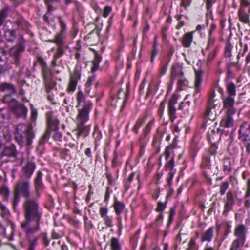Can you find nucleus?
I'll return each instance as SVG.
<instances>
[{"label":"nucleus","mask_w":250,"mask_h":250,"mask_svg":"<svg viewBox=\"0 0 250 250\" xmlns=\"http://www.w3.org/2000/svg\"><path fill=\"white\" fill-rule=\"evenodd\" d=\"M227 90L229 96L235 97L236 95V87L233 83H230L227 84Z\"/></svg>","instance_id":"4c0bfd02"},{"label":"nucleus","mask_w":250,"mask_h":250,"mask_svg":"<svg viewBox=\"0 0 250 250\" xmlns=\"http://www.w3.org/2000/svg\"><path fill=\"white\" fill-rule=\"evenodd\" d=\"M0 195L3 196V200L8 201L10 195V190L8 187L3 186L0 188Z\"/></svg>","instance_id":"f704fd0d"},{"label":"nucleus","mask_w":250,"mask_h":250,"mask_svg":"<svg viewBox=\"0 0 250 250\" xmlns=\"http://www.w3.org/2000/svg\"><path fill=\"white\" fill-rule=\"evenodd\" d=\"M220 49V47L219 46H216L214 49V50L210 52L208 56V57L207 58V62L208 63H209L210 62H211L213 59L215 57L216 55L219 51Z\"/></svg>","instance_id":"c03bdc74"},{"label":"nucleus","mask_w":250,"mask_h":250,"mask_svg":"<svg viewBox=\"0 0 250 250\" xmlns=\"http://www.w3.org/2000/svg\"><path fill=\"white\" fill-rule=\"evenodd\" d=\"M43 174L41 170L37 172L33 181L34 191L37 200L41 197V192L44 190L45 186L42 181Z\"/></svg>","instance_id":"ddd939ff"},{"label":"nucleus","mask_w":250,"mask_h":250,"mask_svg":"<svg viewBox=\"0 0 250 250\" xmlns=\"http://www.w3.org/2000/svg\"><path fill=\"white\" fill-rule=\"evenodd\" d=\"M188 84V81L186 79H180L178 81V86L180 90H183V86H186Z\"/></svg>","instance_id":"69168bd1"},{"label":"nucleus","mask_w":250,"mask_h":250,"mask_svg":"<svg viewBox=\"0 0 250 250\" xmlns=\"http://www.w3.org/2000/svg\"><path fill=\"white\" fill-rule=\"evenodd\" d=\"M110 247L111 250H121V245L119 239L115 237H112L110 240Z\"/></svg>","instance_id":"72a5a7b5"},{"label":"nucleus","mask_w":250,"mask_h":250,"mask_svg":"<svg viewBox=\"0 0 250 250\" xmlns=\"http://www.w3.org/2000/svg\"><path fill=\"white\" fill-rule=\"evenodd\" d=\"M224 108L227 109V113L228 114H234L236 112L235 109L233 107L234 104V97L227 96L226 98L223 100Z\"/></svg>","instance_id":"5701e85b"},{"label":"nucleus","mask_w":250,"mask_h":250,"mask_svg":"<svg viewBox=\"0 0 250 250\" xmlns=\"http://www.w3.org/2000/svg\"><path fill=\"white\" fill-rule=\"evenodd\" d=\"M64 53V45H58L56 52L54 54L56 58H59L63 55Z\"/></svg>","instance_id":"09e8293b"},{"label":"nucleus","mask_w":250,"mask_h":250,"mask_svg":"<svg viewBox=\"0 0 250 250\" xmlns=\"http://www.w3.org/2000/svg\"><path fill=\"white\" fill-rule=\"evenodd\" d=\"M210 156L208 153H205L201 164V166L202 167H205L210 165Z\"/></svg>","instance_id":"79ce46f5"},{"label":"nucleus","mask_w":250,"mask_h":250,"mask_svg":"<svg viewBox=\"0 0 250 250\" xmlns=\"http://www.w3.org/2000/svg\"><path fill=\"white\" fill-rule=\"evenodd\" d=\"M53 131H54V134L53 135L54 140L56 141L61 142L62 137V133L58 131V129Z\"/></svg>","instance_id":"e2e57ef3"},{"label":"nucleus","mask_w":250,"mask_h":250,"mask_svg":"<svg viewBox=\"0 0 250 250\" xmlns=\"http://www.w3.org/2000/svg\"><path fill=\"white\" fill-rule=\"evenodd\" d=\"M65 148H68L70 149L71 151H76L78 149L77 143L75 144L74 143L68 142L65 144Z\"/></svg>","instance_id":"052dcab7"},{"label":"nucleus","mask_w":250,"mask_h":250,"mask_svg":"<svg viewBox=\"0 0 250 250\" xmlns=\"http://www.w3.org/2000/svg\"><path fill=\"white\" fill-rule=\"evenodd\" d=\"M95 75H93L92 76L89 77L85 84L86 87V92L88 94H89L90 92L89 87L92 85L93 82L95 81Z\"/></svg>","instance_id":"49530a36"},{"label":"nucleus","mask_w":250,"mask_h":250,"mask_svg":"<svg viewBox=\"0 0 250 250\" xmlns=\"http://www.w3.org/2000/svg\"><path fill=\"white\" fill-rule=\"evenodd\" d=\"M52 11H47L44 15L43 19L44 21L48 24L52 25L55 23V18L51 13Z\"/></svg>","instance_id":"7c9ffc66"},{"label":"nucleus","mask_w":250,"mask_h":250,"mask_svg":"<svg viewBox=\"0 0 250 250\" xmlns=\"http://www.w3.org/2000/svg\"><path fill=\"white\" fill-rule=\"evenodd\" d=\"M238 15L239 19L242 22L245 23L249 22V15L247 14L242 11H239Z\"/></svg>","instance_id":"de8ad7c7"},{"label":"nucleus","mask_w":250,"mask_h":250,"mask_svg":"<svg viewBox=\"0 0 250 250\" xmlns=\"http://www.w3.org/2000/svg\"><path fill=\"white\" fill-rule=\"evenodd\" d=\"M42 213L24 216V220L21 224L29 243L28 250H34L37 244L39 237L34 236V234L41 230L40 225L42 223Z\"/></svg>","instance_id":"f03ea898"},{"label":"nucleus","mask_w":250,"mask_h":250,"mask_svg":"<svg viewBox=\"0 0 250 250\" xmlns=\"http://www.w3.org/2000/svg\"><path fill=\"white\" fill-rule=\"evenodd\" d=\"M0 91L5 93L1 99L4 104L6 103L8 98L14 99L13 95L18 93L16 86L11 83L8 82H2L0 83Z\"/></svg>","instance_id":"9b49d317"},{"label":"nucleus","mask_w":250,"mask_h":250,"mask_svg":"<svg viewBox=\"0 0 250 250\" xmlns=\"http://www.w3.org/2000/svg\"><path fill=\"white\" fill-rule=\"evenodd\" d=\"M178 98L177 95L173 94L171 95L168 102L167 113L169 121L171 123H173L177 118L175 104L177 103Z\"/></svg>","instance_id":"2eb2a0df"},{"label":"nucleus","mask_w":250,"mask_h":250,"mask_svg":"<svg viewBox=\"0 0 250 250\" xmlns=\"http://www.w3.org/2000/svg\"><path fill=\"white\" fill-rule=\"evenodd\" d=\"M229 188V183L227 182H223L220 186V193L221 195H224Z\"/></svg>","instance_id":"bf43d9fd"},{"label":"nucleus","mask_w":250,"mask_h":250,"mask_svg":"<svg viewBox=\"0 0 250 250\" xmlns=\"http://www.w3.org/2000/svg\"><path fill=\"white\" fill-rule=\"evenodd\" d=\"M12 113L18 118L25 119L27 115L28 108L23 103L19 102L16 98H8L6 103Z\"/></svg>","instance_id":"1a4fd4ad"},{"label":"nucleus","mask_w":250,"mask_h":250,"mask_svg":"<svg viewBox=\"0 0 250 250\" xmlns=\"http://www.w3.org/2000/svg\"><path fill=\"white\" fill-rule=\"evenodd\" d=\"M247 131L250 133V123L245 122L241 125L239 133H241L243 135L242 136L244 137L247 136L246 134Z\"/></svg>","instance_id":"c756f323"},{"label":"nucleus","mask_w":250,"mask_h":250,"mask_svg":"<svg viewBox=\"0 0 250 250\" xmlns=\"http://www.w3.org/2000/svg\"><path fill=\"white\" fill-rule=\"evenodd\" d=\"M174 157L173 156L172 158L167 162L164 167L165 170H169L168 173L167 178V185L169 187L171 186L172 183V179L176 172V169L174 168Z\"/></svg>","instance_id":"6ab92c4d"},{"label":"nucleus","mask_w":250,"mask_h":250,"mask_svg":"<svg viewBox=\"0 0 250 250\" xmlns=\"http://www.w3.org/2000/svg\"><path fill=\"white\" fill-rule=\"evenodd\" d=\"M214 228L213 227L209 228L206 231L204 232L201 237V242H210L213 236Z\"/></svg>","instance_id":"bb28decb"},{"label":"nucleus","mask_w":250,"mask_h":250,"mask_svg":"<svg viewBox=\"0 0 250 250\" xmlns=\"http://www.w3.org/2000/svg\"><path fill=\"white\" fill-rule=\"evenodd\" d=\"M84 223L85 225V229L86 230H89L94 227V225L91 221L89 220L87 217L85 215L84 216Z\"/></svg>","instance_id":"4d7b16f0"},{"label":"nucleus","mask_w":250,"mask_h":250,"mask_svg":"<svg viewBox=\"0 0 250 250\" xmlns=\"http://www.w3.org/2000/svg\"><path fill=\"white\" fill-rule=\"evenodd\" d=\"M25 21L23 18L16 19V21L9 20L4 25V37L7 42L13 43L17 38V31L23 28Z\"/></svg>","instance_id":"423d86ee"},{"label":"nucleus","mask_w":250,"mask_h":250,"mask_svg":"<svg viewBox=\"0 0 250 250\" xmlns=\"http://www.w3.org/2000/svg\"><path fill=\"white\" fill-rule=\"evenodd\" d=\"M244 245L238 243L235 241H233L229 250H238L239 248L243 247Z\"/></svg>","instance_id":"0e129e2a"},{"label":"nucleus","mask_w":250,"mask_h":250,"mask_svg":"<svg viewBox=\"0 0 250 250\" xmlns=\"http://www.w3.org/2000/svg\"><path fill=\"white\" fill-rule=\"evenodd\" d=\"M9 142L11 139V135L8 128L6 127L0 128V150L3 147V150L0 153V157H7L10 159L16 160L18 155V151L16 146L14 144L5 145L4 146L2 140Z\"/></svg>","instance_id":"39448f33"},{"label":"nucleus","mask_w":250,"mask_h":250,"mask_svg":"<svg viewBox=\"0 0 250 250\" xmlns=\"http://www.w3.org/2000/svg\"><path fill=\"white\" fill-rule=\"evenodd\" d=\"M76 99L77 106H80L82 103L84 102V103L86 102L85 95L81 90L77 92Z\"/></svg>","instance_id":"37998d69"},{"label":"nucleus","mask_w":250,"mask_h":250,"mask_svg":"<svg viewBox=\"0 0 250 250\" xmlns=\"http://www.w3.org/2000/svg\"><path fill=\"white\" fill-rule=\"evenodd\" d=\"M53 112L49 111L46 113V118L47 124V127L45 133L40 139L37 149H41L43 147V146L49 138L51 130H56L59 129V121L57 118L53 116Z\"/></svg>","instance_id":"0eeeda50"},{"label":"nucleus","mask_w":250,"mask_h":250,"mask_svg":"<svg viewBox=\"0 0 250 250\" xmlns=\"http://www.w3.org/2000/svg\"><path fill=\"white\" fill-rule=\"evenodd\" d=\"M235 67L236 68H238V65L237 63L231 62H229L227 64V78H229L232 77L233 75V71L232 67Z\"/></svg>","instance_id":"c9c22d12"},{"label":"nucleus","mask_w":250,"mask_h":250,"mask_svg":"<svg viewBox=\"0 0 250 250\" xmlns=\"http://www.w3.org/2000/svg\"><path fill=\"white\" fill-rule=\"evenodd\" d=\"M8 69V65L6 62L3 61L0 57V74L7 71Z\"/></svg>","instance_id":"a18cd8bd"},{"label":"nucleus","mask_w":250,"mask_h":250,"mask_svg":"<svg viewBox=\"0 0 250 250\" xmlns=\"http://www.w3.org/2000/svg\"><path fill=\"white\" fill-rule=\"evenodd\" d=\"M100 30L95 28L90 32L85 37L86 43L90 46L97 45L100 42Z\"/></svg>","instance_id":"a211bd4d"},{"label":"nucleus","mask_w":250,"mask_h":250,"mask_svg":"<svg viewBox=\"0 0 250 250\" xmlns=\"http://www.w3.org/2000/svg\"><path fill=\"white\" fill-rule=\"evenodd\" d=\"M95 46H91L89 49L92 51L94 54V58L92 62V67L91 68V72L95 73L97 71L99 68V63L102 61V56L98 53V51L95 48Z\"/></svg>","instance_id":"4be33fe9"},{"label":"nucleus","mask_w":250,"mask_h":250,"mask_svg":"<svg viewBox=\"0 0 250 250\" xmlns=\"http://www.w3.org/2000/svg\"><path fill=\"white\" fill-rule=\"evenodd\" d=\"M154 123V120H152L151 121H150L149 123H148L147 124V125H146V127H145V128L144 129V133L145 134V135H147V134H148L151 129V127H152V125H153Z\"/></svg>","instance_id":"13d9d810"},{"label":"nucleus","mask_w":250,"mask_h":250,"mask_svg":"<svg viewBox=\"0 0 250 250\" xmlns=\"http://www.w3.org/2000/svg\"><path fill=\"white\" fill-rule=\"evenodd\" d=\"M199 246L196 244V240L191 238L187 250H197Z\"/></svg>","instance_id":"8fccbe9b"},{"label":"nucleus","mask_w":250,"mask_h":250,"mask_svg":"<svg viewBox=\"0 0 250 250\" xmlns=\"http://www.w3.org/2000/svg\"><path fill=\"white\" fill-rule=\"evenodd\" d=\"M219 103V100L216 98L215 90L212 89L208 94L207 105L215 108Z\"/></svg>","instance_id":"393cba45"},{"label":"nucleus","mask_w":250,"mask_h":250,"mask_svg":"<svg viewBox=\"0 0 250 250\" xmlns=\"http://www.w3.org/2000/svg\"><path fill=\"white\" fill-rule=\"evenodd\" d=\"M57 18L60 25V30L58 33L56 34L54 39L50 40L49 42L54 43L57 45H64L67 31V24L65 21L62 16L58 15Z\"/></svg>","instance_id":"9d476101"},{"label":"nucleus","mask_w":250,"mask_h":250,"mask_svg":"<svg viewBox=\"0 0 250 250\" xmlns=\"http://www.w3.org/2000/svg\"><path fill=\"white\" fill-rule=\"evenodd\" d=\"M247 228L243 224L236 227L234 230V235L237 238L234 241L244 245L247 234Z\"/></svg>","instance_id":"f3484780"},{"label":"nucleus","mask_w":250,"mask_h":250,"mask_svg":"<svg viewBox=\"0 0 250 250\" xmlns=\"http://www.w3.org/2000/svg\"><path fill=\"white\" fill-rule=\"evenodd\" d=\"M60 156L61 159L68 160L71 158L70 149L68 148L60 150Z\"/></svg>","instance_id":"e433bc0d"},{"label":"nucleus","mask_w":250,"mask_h":250,"mask_svg":"<svg viewBox=\"0 0 250 250\" xmlns=\"http://www.w3.org/2000/svg\"><path fill=\"white\" fill-rule=\"evenodd\" d=\"M169 214L168 220V225H169L173 221V216L175 215L176 213V207L175 206L171 207L169 210Z\"/></svg>","instance_id":"6e6d98bb"},{"label":"nucleus","mask_w":250,"mask_h":250,"mask_svg":"<svg viewBox=\"0 0 250 250\" xmlns=\"http://www.w3.org/2000/svg\"><path fill=\"white\" fill-rule=\"evenodd\" d=\"M217 146L215 144H212L209 149L205 153H208L210 156H215L216 153Z\"/></svg>","instance_id":"603ef678"},{"label":"nucleus","mask_w":250,"mask_h":250,"mask_svg":"<svg viewBox=\"0 0 250 250\" xmlns=\"http://www.w3.org/2000/svg\"><path fill=\"white\" fill-rule=\"evenodd\" d=\"M30 182L29 180L19 178L14 189L12 198V206L15 211L20 202V196L25 198L23 203V215L24 216L42 213L40 208L39 204L36 199L30 198Z\"/></svg>","instance_id":"f257e3e1"},{"label":"nucleus","mask_w":250,"mask_h":250,"mask_svg":"<svg viewBox=\"0 0 250 250\" xmlns=\"http://www.w3.org/2000/svg\"><path fill=\"white\" fill-rule=\"evenodd\" d=\"M233 48V46L231 45L230 42L228 41L226 43L225 47V50L224 55L226 58H229L232 56L231 51Z\"/></svg>","instance_id":"ea45409f"},{"label":"nucleus","mask_w":250,"mask_h":250,"mask_svg":"<svg viewBox=\"0 0 250 250\" xmlns=\"http://www.w3.org/2000/svg\"><path fill=\"white\" fill-rule=\"evenodd\" d=\"M104 223L108 227H112L113 226V220L112 216H107L103 218Z\"/></svg>","instance_id":"680f3d73"},{"label":"nucleus","mask_w":250,"mask_h":250,"mask_svg":"<svg viewBox=\"0 0 250 250\" xmlns=\"http://www.w3.org/2000/svg\"><path fill=\"white\" fill-rule=\"evenodd\" d=\"M232 169L231 162L229 159L225 158L223 161V170L224 172L227 171V173H229Z\"/></svg>","instance_id":"a19ab883"},{"label":"nucleus","mask_w":250,"mask_h":250,"mask_svg":"<svg viewBox=\"0 0 250 250\" xmlns=\"http://www.w3.org/2000/svg\"><path fill=\"white\" fill-rule=\"evenodd\" d=\"M195 80L194 82L195 92L193 94L194 98V103L196 102L197 98L200 96V92L201 89L200 86L202 82V76L203 75V72L201 70H195Z\"/></svg>","instance_id":"aec40b11"},{"label":"nucleus","mask_w":250,"mask_h":250,"mask_svg":"<svg viewBox=\"0 0 250 250\" xmlns=\"http://www.w3.org/2000/svg\"><path fill=\"white\" fill-rule=\"evenodd\" d=\"M36 167V165L34 162L27 161L21 170L19 178L30 181Z\"/></svg>","instance_id":"f8f14e48"},{"label":"nucleus","mask_w":250,"mask_h":250,"mask_svg":"<svg viewBox=\"0 0 250 250\" xmlns=\"http://www.w3.org/2000/svg\"><path fill=\"white\" fill-rule=\"evenodd\" d=\"M237 195L231 190L229 191L226 195L224 199V207L223 214L227 215L228 212L233 209V207L235 204V199Z\"/></svg>","instance_id":"dca6fc26"},{"label":"nucleus","mask_w":250,"mask_h":250,"mask_svg":"<svg viewBox=\"0 0 250 250\" xmlns=\"http://www.w3.org/2000/svg\"><path fill=\"white\" fill-rule=\"evenodd\" d=\"M158 54V49L156 45H154L153 46V50L151 52V62H153L155 57L157 56Z\"/></svg>","instance_id":"338daca9"},{"label":"nucleus","mask_w":250,"mask_h":250,"mask_svg":"<svg viewBox=\"0 0 250 250\" xmlns=\"http://www.w3.org/2000/svg\"><path fill=\"white\" fill-rule=\"evenodd\" d=\"M25 50V46L22 42L18 43L16 46L11 48L9 51L11 56L14 57L16 63L18 64L20 56Z\"/></svg>","instance_id":"412c9836"},{"label":"nucleus","mask_w":250,"mask_h":250,"mask_svg":"<svg viewBox=\"0 0 250 250\" xmlns=\"http://www.w3.org/2000/svg\"><path fill=\"white\" fill-rule=\"evenodd\" d=\"M99 212L101 217L103 218L107 216L108 209L106 207H101L100 208Z\"/></svg>","instance_id":"774afa93"},{"label":"nucleus","mask_w":250,"mask_h":250,"mask_svg":"<svg viewBox=\"0 0 250 250\" xmlns=\"http://www.w3.org/2000/svg\"><path fill=\"white\" fill-rule=\"evenodd\" d=\"M113 206L116 214L117 215H120L122 213L125 205L124 203L118 201L117 198L115 197Z\"/></svg>","instance_id":"c85d7f7f"},{"label":"nucleus","mask_w":250,"mask_h":250,"mask_svg":"<svg viewBox=\"0 0 250 250\" xmlns=\"http://www.w3.org/2000/svg\"><path fill=\"white\" fill-rule=\"evenodd\" d=\"M195 32V31L187 32L183 36L181 41L183 47L189 48L191 46Z\"/></svg>","instance_id":"b1692460"},{"label":"nucleus","mask_w":250,"mask_h":250,"mask_svg":"<svg viewBox=\"0 0 250 250\" xmlns=\"http://www.w3.org/2000/svg\"><path fill=\"white\" fill-rule=\"evenodd\" d=\"M165 108V100H163L159 104L158 113L160 118L163 116Z\"/></svg>","instance_id":"3c124183"},{"label":"nucleus","mask_w":250,"mask_h":250,"mask_svg":"<svg viewBox=\"0 0 250 250\" xmlns=\"http://www.w3.org/2000/svg\"><path fill=\"white\" fill-rule=\"evenodd\" d=\"M44 1L48 11H55L57 8L53 5L60 2L59 0H44Z\"/></svg>","instance_id":"2f4dec72"},{"label":"nucleus","mask_w":250,"mask_h":250,"mask_svg":"<svg viewBox=\"0 0 250 250\" xmlns=\"http://www.w3.org/2000/svg\"><path fill=\"white\" fill-rule=\"evenodd\" d=\"M213 109V107L207 105V107L205 111L203 114V117L204 120H209L211 122L214 120L213 118H212L213 113L211 112V109Z\"/></svg>","instance_id":"473e14b6"},{"label":"nucleus","mask_w":250,"mask_h":250,"mask_svg":"<svg viewBox=\"0 0 250 250\" xmlns=\"http://www.w3.org/2000/svg\"><path fill=\"white\" fill-rule=\"evenodd\" d=\"M10 10V7L9 5H5L0 10V25L4 24Z\"/></svg>","instance_id":"cd10ccee"},{"label":"nucleus","mask_w":250,"mask_h":250,"mask_svg":"<svg viewBox=\"0 0 250 250\" xmlns=\"http://www.w3.org/2000/svg\"><path fill=\"white\" fill-rule=\"evenodd\" d=\"M216 39L213 36L208 35V44L206 50H209V48L214 44Z\"/></svg>","instance_id":"5fc2aeb1"},{"label":"nucleus","mask_w":250,"mask_h":250,"mask_svg":"<svg viewBox=\"0 0 250 250\" xmlns=\"http://www.w3.org/2000/svg\"><path fill=\"white\" fill-rule=\"evenodd\" d=\"M81 68L78 66L75 67L74 73L70 74L69 82L67 88L68 93H73L76 90L78 81L81 79Z\"/></svg>","instance_id":"4468645a"},{"label":"nucleus","mask_w":250,"mask_h":250,"mask_svg":"<svg viewBox=\"0 0 250 250\" xmlns=\"http://www.w3.org/2000/svg\"><path fill=\"white\" fill-rule=\"evenodd\" d=\"M232 114H228L224 118H223L220 123V127H232L234 125V120L231 117Z\"/></svg>","instance_id":"a878e982"},{"label":"nucleus","mask_w":250,"mask_h":250,"mask_svg":"<svg viewBox=\"0 0 250 250\" xmlns=\"http://www.w3.org/2000/svg\"><path fill=\"white\" fill-rule=\"evenodd\" d=\"M35 132L31 124L23 123L19 124L15 133V139L21 147L29 148L35 138Z\"/></svg>","instance_id":"20e7f679"},{"label":"nucleus","mask_w":250,"mask_h":250,"mask_svg":"<svg viewBox=\"0 0 250 250\" xmlns=\"http://www.w3.org/2000/svg\"><path fill=\"white\" fill-rule=\"evenodd\" d=\"M145 122V119L144 118L138 119L137 120L134 126L132 128V131L136 134H138L139 132V128L144 124Z\"/></svg>","instance_id":"58836bf2"},{"label":"nucleus","mask_w":250,"mask_h":250,"mask_svg":"<svg viewBox=\"0 0 250 250\" xmlns=\"http://www.w3.org/2000/svg\"><path fill=\"white\" fill-rule=\"evenodd\" d=\"M92 107V102L86 101L82 107L78 109L76 118V128L74 130L78 138L81 136L86 137L89 134L90 126L86 123L89 120V114Z\"/></svg>","instance_id":"7ed1b4c3"},{"label":"nucleus","mask_w":250,"mask_h":250,"mask_svg":"<svg viewBox=\"0 0 250 250\" xmlns=\"http://www.w3.org/2000/svg\"><path fill=\"white\" fill-rule=\"evenodd\" d=\"M167 201L166 200L164 203L161 202H158L157 203V207L156 208L157 212H162L167 207Z\"/></svg>","instance_id":"864d4df0"},{"label":"nucleus","mask_w":250,"mask_h":250,"mask_svg":"<svg viewBox=\"0 0 250 250\" xmlns=\"http://www.w3.org/2000/svg\"><path fill=\"white\" fill-rule=\"evenodd\" d=\"M37 62L39 63L41 67L42 75L46 91L49 93L54 86V83L52 81L53 76L52 69L48 66L47 62L42 57L38 56Z\"/></svg>","instance_id":"6e6552de"}]
</instances>
